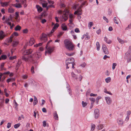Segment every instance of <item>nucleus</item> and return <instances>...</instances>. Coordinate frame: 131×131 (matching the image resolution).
Masks as SVG:
<instances>
[{
    "label": "nucleus",
    "instance_id": "1",
    "mask_svg": "<svg viewBox=\"0 0 131 131\" xmlns=\"http://www.w3.org/2000/svg\"><path fill=\"white\" fill-rule=\"evenodd\" d=\"M64 43L65 47L69 50L72 51L74 50L75 45L70 40L68 39L64 40Z\"/></svg>",
    "mask_w": 131,
    "mask_h": 131
},
{
    "label": "nucleus",
    "instance_id": "2",
    "mask_svg": "<svg viewBox=\"0 0 131 131\" xmlns=\"http://www.w3.org/2000/svg\"><path fill=\"white\" fill-rule=\"evenodd\" d=\"M41 54L39 52H35L29 57L30 61H34L38 60L41 56Z\"/></svg>",
    "mask_w": 131,
    "mask_h": 131
},
{
    "label": "nucleus",
    "instance_id": "3",
    "mask_svg": "<svg viewBox=\"0 0 131 131\" xmlns=\"http://www.w3.org/2000/svg\"><path fill=\"white\" fill-rule=\"evenodd\" d=\"M75 61L74 59L73 58H68L66 60V66L67 67V68H68V64H71L72 67L74 68V62Z\"/></svg>",
    "mask_w": 131,
    "mask_h": 131
},
{
    "label": "nucleus",
    "instance_id": "4",
    "mask_svg": "<svg viewBox=\"0 0 131 131\" xmlns=\"http://www.w3.org/2000/svg\"><path fill=\"white\" fill-rule=\"evenodd\" d=\"M63 12L65 13L62 15V18L64 19L65 21L68 18L67 17L68 15L69 14V10L65 8L63 11Z\"/></svg>",
    "mask_w": 131,
    "mask_h": 131
},
{
    "label": "nucleus",
    "instance_id": "5",
    "mask_svg": "<svg viewBox=\"0 0 131 131\" xmlns=\"http://www.w3.org/2000/svg\"><path fill=\"white\" fill-rule=\"evenodd\" d=\"M71 76L73 79L77 81L79 80L80 81H81L82 78V77L81 75H80L79 77L78 76L75 74L73 72L71 73Z\"/></svg>",
    "mask_w": 131,
    "mask_h": 131
},
{
    "label": "nucleus",
    "instance_id": "6",
    "mask_svg": "<svg viewBox=\"0 0 131 131\" xmlns=\"http://www.w3.org/2000/svg\"><path fill=\"white\" fill-rule=\"evenodd\" d=\"M100 115L99 110L98 109H96L95 110L94 113V117L96 119H98Z\"/></svg>",
    "mask_w": 131,
    "mask_h": 131
},
{
    "label": "nucleus",
    "instance_id": "7",
    "mask_svg": "<svg viewBox=\"0 0 131 131\" xmlns=\"http://www.w3.org/2000/svg\"><path fill=\"white\" fill-rule=\"evenodd\" d=\"M82 7V5L81 6L78 8L77 11H75L74 14L75 15L77 14L78 15H81L82 14V12L81 9V8Z\"/></svg>",
    "mask_w": 131,
    "mask_h": 131
},
{
    "label": "nucleus",
    "instance_id": "8",
    "mask_svg": "<svg viewBox=\"0 0 131 131\" xmlns=\"http://www.w3.org/2000/svg\"><path fill=\"white\" fill-rule=\"evenodd\" d=\"M102 48L103 51L105 54H109V52L106 46L104 44H103L102 46Z\"/></svg>",
    "mask_w": 131,
    "mask_h": 131
},
{
    "label": "nucleus",
    "instance_id": "9",
    "mask_svg": "<svg viewBox=\"0 0 131 131\" xmlns=\"http://www.w3.org/2000/svg\"><path fill=\"white\" fill-rule=\"evenodd\" d=\"M47 49V50L46 51L45 53V54L46 55V53H50L52 52L54 49V48L53 47H48Z\"/></svg>",
    "mask_w": 131,
    "mask_h": 131
},
{
    "label": "nucleus",
    "instance_id": "10",
    "mask_svg": "<svg viewBox=\"0 0 131 131\" xmlns=\"http://www.w3.org/2000/svg\"><path fill=\"white\" fill-rule=\"evenodd\" d=\"M131 46H130L129 47V50L126 53L125 56L127 57V58L130 57L131 54Z\"/></svg>",
    "mask_w": 131,
    "mask_h": 131
},
{
    "label": "nucleus",
    "instance_id": "11",
    "mask_svg": "<svg viewBox=\"0 0 131 131\" xmlns=\"http://www.w3.org/2000/svg\"><path fill=\"white\" fill-rule=\"evenodd\" d=\"M33 51L31 49H29L25 50L23 53L24 55L29 54L31 53Z\"/></svg>",
    "mask_w": 131,
    "mask_h": 131
},
{
    "label": "nucleus",
    "instance_id": "12",
    "mask_svg": "<svg viewBox=\"0 0 131 131\" xmlns=\"http://www.w3.org/2000/svg\"><path fill=\"white\" fill-rule=\"evenodd\" d=\"M117 123L119 125L122 126L124 124V122L123 120L120 118H118L117 120Z\"/></svg>",
    "mask_w": 131,
    "mask_h": 131
},
{
    "label": "nucleus",
    "instance_id": "13",
    "mask_svg": "<svg viewBox=\"0 0 131 131\" xmlns=\"http://www.w3.org/2000/svg\"><path fill=\"white\" fill-rule=\"evenodd\" d=\"M107 103L108 104H110L112 103V101L111 99L109 97H105Z\"/></svg>",
    "mask_w": 131,
    "mask_h": 131
},
{
    "label": "nucleus",
    "instance_id": "14",
    "mask_svg": "<svg viewBox=\"0 0 131 131\" xmlns=\"http://www.w3.org/2000/svg\"><path fill=\"white\" fill-rule=\"evenodd\" d=\"M47 35L45 34H42V36L41 38L42 40H43L44 42L46 41L47 40Z\"/></svg>",
    "mask_w": 131,
    "mask_h": 131
},
{
    "label": "nucleus",
    "instance_id": "15",
    "mask_svg": "<svg viewBox=\"0 0 131 131\" xmlns=\"http://www.w3.org/2000/svg\"><path fill=\"white\" fill-rule=\"evenodd\" d=\"M12 5L14 7H15L16 8H20L22 7V6L20 4L16 3L14 4H12Z\"/></svg>",
    "mask_w": 131,
    "mask_h": 131
},
{
    "label": "nucleus",
    "instance_id": "16",
    "mask_svg": "<svg viewBox=\"0 0 131 131\" xmlns=\"http://www.w3.org/2000/svg\"><path fill=\"white\" fill-rule=\"evenodd\" d=\"M35 42V40L33 38L30 39V40L28 43V44L29 46H31Z\"/></svg>",
    "mask_w": 131,
    "mask_h": 131
},
{
    "label": "nucleus",
    "instance_id": "17",
    "mask_svg": "<svg viewBox=\"0 0 131 131\" xmlns=\"http://www.w3.org/2000/svg\"><path fill=\"white\" fill-rule=\"evenodd\" d=\"M9 2H0V4H1L2 6L4 7L5 6H6L8 5Z\"/></svg>",
    "mask_w": 131,
    "mask_h": 131
},
{
    "label": "nucleus",
    "instance_id": "18",
    "mask_svg": "<svg viewBox=\"0 0 131 131\" xmlns=\"http://www.w3.org/2000/svg\"><path fill=\"white\" fill-rule=\"evenodd\" d=\"M104 40L108 44H110L112 43V41L108 39L106 37H105Z\"/></svg>",
    "mask_w": 131,
    "mask_h": 131
},
{
    "label": "nucleus",
    "instance_id": "19",
    "mask_svg": "<svg viewBox=\"0 0 131 131\" xmlns=\"http://www.w3.org/2000/svg\"><path fill=\"white\" fill-rule=\"evenodd\" d=\"M21 61L20 60H19L18 61V62L16 66V70H18L19 67L20 65L21 64Z\"/></svg>",
    "mask_w": 131,
    "mask_h": 131
},
{
    "label": "nucleus",
    "instance_id": "20",
    "mask_svg": "<svg viewBox=\"0 0 131 131\" xmlns=\"http://www.w3.org/2000/svg\"><path fill=\"white\" fill-rule=\"evenodd\" d=\"M36 7L38 12H41L42 10V8L39 5H36Z\"/></svg>",
    "mask_w": 131,
    "mask_h": 131
},
{
    "label": "nucleus",
    "instance_id": "21",
    "mask_svg": "<svg viewBox=\"0 0 131 131\" xmlns=\"http://www.w3.org/2000/svg\"><path fill=\"white\" fill-rule=\"evenodd\" d=\"M62 29L64 30H66L67 29V26L65 24H62Z\"/></svg>",
    "mask_w": 131,
    "mask_h": 131
},
{
    "label": "nucleus",
    "instance_id": "22",
    "mask_svg": "<svg viewBox=\"0 0 131 131\" xmlns=\"http://www.w3.org/2000/svg\"><path fill=\"white\" fill-rule=\"evenodd\" d=\"M96 46L97 50L99 51L100 48V46L99 42H97L96 43Z\"/></svg>",
    "mask_w": 131,
    "mask_h": 131
},
{
    "label": "nucleus",
    "instance_id": "23",
    "mask_svg": "<svg viewBox=\"0 0 131 131\" xmlns=\"http://www.w3.org/2000/svg\"><path fill=\"white\" fill-rule=\"evenodd\" d=\"M21 59L23 60H24L26 62L28 60H29V58H27L24 56H22V57Z\"/></svg>",
    "mask_w": 131,
    "mask_h": 131
},
{
    "label": "nucleus",
    "instance_id": "24",
    "mask_svg": "<svg viewBox=\"0 0 131 131\" xmlns=\"http://www.w3.org/2000/svg\"><path fill=\"white\" fill-rule=\"evenodd\" d=\"M21 28L20 26L19 25H17L15 28V30L16 31H19L20 30Z\"/></svg>",
    "mask_w": 131,
    "mask_h": 131
},
{
    "label": "nucleus",
    "instance_id": "25",
    "mask_svg": "<svg viewBox=\"0 0 131 131\" xmlns=\"http://www.w3.org/2000/svg\"><path fill=\"white\" fill-rule=\"evenodd\" d=\"M18 35V34L17 32H14L10 36L11 38H13L14 36H17Z\"/></svg>",
    "mask_w": 131,
    "mask_h": 131
},
{
    "label": "nucleus",
    "instance_id": "26",
    "mask_svg": "<svg viewBox=\"0 0 131 131\" xmlns=\"http://www.w3.org/2000/svg\"><path fill=\"white\" fill-rule=\"evenodd\" d=\"M48 4V3L46 2H44V3H42V6L43 7H47V5Z\"/></svg>",
    "mask_w": 131,
    "mask_h": 131
},
{
    "label": "nucleus",
    "instance_id": "27",
    "mask_svg": "<svg viewBox=\"0 0 131 131\" xmlns=\"http://www.w3.org/2000/svg\"><path fill=\"white\" fill-rule=\"evenodd\" d=\"M106 82L108 83L110 82L111 81V78L110 77H108L105 79Z\"/></svg>",
    "mask_w": 131,
    "mask_h": 131
},
{
    "label": "nucleus",
    "instance_id": "28",
    "mask_svg": "<svg viewBox=\"0 0 131 131\" xmlns=\"http://www.w3.org/2000/svg\"><path fill=\"white\" fill-rule=\"evenodd\" d=\"M54 117L55 119L56 120H57L58 119V116L56 112H55L54 113Z\"/></svg>",
    "mask_w": 131,
    "mask_h": 131
},
{
    "label": "nucleus",
    "instance_id": "29",
    "mask_svg": "<svg viewBox=\"0 0 131 131\" xmlns=\"http://www.w3.org/2000/svg\"><path fill=\"white\" fill-rule=\"evenodd\" d=\"M42 43H43L42 42L39 43L37 44L36 45H35L34 46L35 47H37L41 46L42 45Z\"/></svg>",
    "mask_w": 131,
    "mask_h": 131
},
{
    "label": "nucleus",
    "instance_id": "30",
    "mask_svg": "<svg viewBox=\"0 0 131 131\" xmlns=\"http://www.w3.org/2000/svg\"><path fill=\"white\" fill-rule=\"evenodd\" d=\"M103 127V125H98L97 128L99 129L100 130L102 129Z\"/></svg>",
    "mask_w": 131,
    "mask_h": 131
},
{
    "label": "nucleus",
    "instance_id": "31",
    "mask_svg": "<svg viewBox=\"0 0 131 131\" xmlns=\"http://www.w3.org/2000/svg\"><path fill=\"white\" fill-rule=\"evenodd\" d=\"M20 125V124L19 123L15 125H14V127L15 128H17L19 127Z\"/></svg>",
    "mask_w": 131,
    "mask_h": 131
},
{
    "label": "nucleus",
    "instance_id": "32",
    "mask_svg": "<svg viewBox=\"0 0 131 131\" xmlns=\"http://www.w3.org/2000/svg\"><path fill=\"white\" fill-rule=\"evenodd\" d=\"M89 100L92 101L91 104H93L94 102L95 99L93 97H90L89 98Z\"/></svg>",
    "mask_w": 131,
    "mask_h": 131
},
{
    "label": "nucleus",
    "instance_id": "33",
    "mask_svg": "<svg viewBox=\"0 0 131 131\" xmlns=\"http://www.w3.org/2000/svg\"><path fill=\"white\" fill-rule=\"evenodd\" d=\"M117 39L119 43H121V44H123L124 43V41L122 39L118 38H117Z\"/></svg>",
    "mask_w": 131,
    "mask_h": 131
},
{
    "label": "nucleus",
    "instance_id": "34",
    "mask_svg": "<svg viewBox=\"0 0 131 131\" xmlns=\"http://www.w3.org/2000/svg\"><path fill=\"white\" fill-rule=\"evenodd\" d=\"M14 10V9L12 8H10L8 9V12L11 13H13Z\"/></svg>",
    "mask_w": 131,
    "mask_h": 131
},
{
    "label": "nucleus",
    "instance_id": "35",
    "mask_svg": "<svg viewBox=\"0 0 131 131\" xmlns=\"http://www.w3.org/2000/svg\"><path fill=\"white\" fill-rule=\"evenodd\" d=\"M59 26V24L57 23H56L54 25V26L53 27V29H54L55 30Z\"/></svg>",
    "mask_w": 131,
    "mask_h": 131
},
{
    "label": "nucleus",
    "instance_id": "36",
    "mask_svg": "<svg viewBox=\"0 0 131 131\" xmlns=\"http://www.w3.org/2000/svg\"><path fill=\"white\" fill-rule=\"evenodd\" d=\"M18 44V42L17 41H14L13 43V47L16 46Z\"/></svg>",
    "mask_w": 131,
    "mask_h": 131
},
{
    "label": "nucleus",
    "instance_id": "37",
    "mask_svg": "<svg viewBox=\"0 0 131 131\" xmlns=\"http://www.w3.org/2000/svg\"><path fill=\"white\" fill-rule=\"evenodd\" d=\"M6 23L8 25L10 26V28L12 29V26L11 23L10 22H8V20L6 21Z\"/></svg>",
    "mask_w": 131,
    "mask_h": 131
},
{
    "label": "nucleus",
    "instance_id": "38",
    "mask_svg": "<svg viewBox=\"0 0 131 131\" xmlns=\"http://www.w3.org/2000/svg\"><path fill=\"white\" fill-rule=\"evenodd\" d=\"M1 58L2 59L5 60L6 59L7 56L6 55L3 54L1 56Z\"/></svg>",
    "mask_w": 131,
    "mask_h": 131
},
{
    "label": "nucleus",
    "instance_id": "39",
    "mask_svg": "<svg viewBox=\"0 0 131 131\" xmlns=\"http://www.w3.org/2000/svg\"><path fill=\"white\" fill-rule=\"evenodd\" d=\"M82 106L83 107H84L87 105V103L85 102H84V101H83L82 102Z\"/></svg>",
    "mask_w": 131,
    "mask_h": 131
},
{
    "label": "nucleus",
    "instance_id": "40",
    "mask_svg": "<svg viewBox=\"0 0 131 131\" xmlns=\"http://www.w3.org/2000/svg\"><path fill=\"white\" fill-rule=\"evenodd\" d=\"M93 25V23L92 22H90L89 23L88 26L89 29H90L91 27Z\"/></svg>",
    "mask_w": 131,
    "mask_h": 131
},
{
    "label": "nucleus",
    "instance_id": "41",
    "mask_svg": "<svg viewBox=\"0 0 131 131\" xmlns=\"http://www.w3.org/2000/svg\"><path fill=\"white\" fill-rule=\"evenodd\" d=\"M117 65V64L116 63H113L112 65V69L114 70L115 68V66Z\"/></svg>",
    "mask_w": 131,
    "mask_h": 131
},
{
    "label": "nucleus",
    "instance_id": "42",
    "mask_svg": "<svg viewBox=\"0 0 131 131\" xmlns=\"http://www.w3.org/2000/svg\"><path fill=\"white\" fill-rule=\"evenodd\" d=\"M130 28H131V23L129 24L128 26L127 27L126 29V30H128Z\"/></svg>",
    "mask_w": 131,
    "mask_h": 131
},
{
    "label": "nucleus",
    "instance_id": "43",
    "mask_svg": "<svg viewBox=\"0 0 131 131\" xmlns=\"http://www.w3.org/2000/svg\"><path fill=\"white\" fill-rule=\"evenodd\" d=\"M55 29H53L52 28V29L51 30V31L50 33H49V34H48V35L49 36H50L51 35V34L53 33L54 31H55Z\"/></svg>",
    "mask_w": 131,
    "mask_h": 131
},
{
    "label": "nucleus",
    "instance_id": "44",
    "mask_svg": "<svg viewBox=\"0 0 131 131\" xmlns=\"http://www.w3.org/2000/svg\"><path fill=\"white\" fill-rule=\"evenodd\" d=\"M13 38H11L10 36V38L9 39H8L7 40L8 42V43L11 42L12 41V39Z\"/></svg>",
    "mask_w": 131,
    "mask_h": 131
},
{
    "label": "nucleus",
    "instance_id": "45",
    "mask_svg": "<svg viewBox=\"0 0 131 131\" xmlns=\"http://www.w3.org/2000/svg\"><path fill=\"white\" fill-rule=\"evenodd\" d=\"M4 63H2L1 65V66H0V67H1V70H3V69H3V67L4 66Z\"/></svg>",
    "mask_w": 131,
    "mask_h": 131
},
{
    "label": "nucleus",
    "instance_id": "46",
    "mask_svg": "<svg viewBox=\"0 0 131 131\" xmlns=\"http://www.w3.org/2000/svg\"><path fill=\"white\" fill-rule=\"evenodd\" d=\"M91 130H93L95 129V126L94 124H91Z\"/></svg>",
    "mask_w": 131,
    "mask_h": 131
},
{
    "label": "nucleus",
    "instance_id": "47",
    "mask_svg": "<svg viewBox=\"0 0 131 131\" xmlns=\"http://www.w3.org/2000/svg\"><path fill=\"white\" fill-rule=\"evenodd\" d=\"M114 22L115 23L117 24H118V21L116 19V17H114Z\"/></svg>",
    "mask_w": 131,
    "mask_h": 131
},
{
    "label": "nucleus",
    "instance_id": "48",
    "mask_svg": "<svg viewBox=\"0 0 131 131\" xmlns=\"http://www.w3.org/2000/svg\"><path fill=\"white\" fill-rule=\"evenodd\" d=\"M66 54L69 56H72L74 54V53H66Z\"/></svg>",
    "mask_w": 131,
    "mask_h": 131
},
{
    "label": "nucleus",
    "instance_id": "49",
    "mask_svg": "<svg viewBox=\"0 0 131 131\" xmlns=\"http://www.w3.org/2000/svg\"><path fill=\"white\" fill-rule=\"evenodd\" d=\"M103 19L104 20H105V21H106V22L108 23V19H107L105 17V16H104L103 17Z\"/></svg>",
    "mask_w": 131,
    "mask_h": 131
},
{
    "label": "nucleus",
    "instance_id": "50",
    "mask_svg": "<svg viewBox=\"0 0 131 131\" xmlns=\"http://www.w3.org/2000/svg\"><path fill=\"white\" fill-rule=\"evenodd\" d=\"M90 89H88L86 92V95H88L90 93Z\"/></svg>",
    "mask_w": 131,
    "mask_h": 131
},
{
    "label": "nucleus",
    "instance_id": "51",
    "mask_svg": "<svg viewBox=\"0 0 131 131\" xmlns=\"http://www.w3.org/2000/svg\"><path fill=\"white\" fill-rule=\"evenodd\" d=\"M53 7V8L54 7L53 5H51L48 6H47V9L48 10V8H49L50 7Z\"/></svg>",
    "mask_w": 131,
    "mask_h": 131
},
{
    "label": "nucleus",
    "instance_id": "52",
    "mask_svg": "<svg viewBox=\"0 0 131 131\" xmlns=\"http://www.w3.org/2000/svg\"><path fill=\"white\" fill-rule=\"evenodd\" d=\"M15 15H16V19H17L19 17V14L18 13V12H16L15 13Z\"/></svg>",
    "mask_w": 131,
    "mask_h": 131
},
{
    "label": "nucleus",
    "instance_id": "53",
    "mask_svg": "<svg viewBox=\"0 0 131 131\" xmlns=\"http://www.w3.org/2000/svg\"><path fill=\"white\" fill-rule=\"evenodd\" d=\"M34 68L33 66H32L31 68V72L32 73H34L35 72L34 70Z\"/></svg>",
    "mask_w": 131,
    "mask_h": 131
},
{
    "label": "nucleus",
    "instance_id": "54",
    "mask_svg": "<svg viewBox=\"0 0 131 131\" xmlns=\"http://www.w3.org/2000/svg\"><path fill=\"white\" fill-rule=\"evenodd\" d=\"M97 95V94H95L92 93H91L90 94V96H96Z\"/></svg>",
    "mask_w": 131,
    "mask_h": 131
},
{
    "label": "nucleus",
    "instance_id": "55",
    "mask_svg": "<svg viewBox=\"0 0 131 131\" xmlns=\"http://www.w3.org/2000/svg\"><path fill=\"white\" fill-rule=\"evenodd\" d=\"M86 65V63H83L81 65V66L83 67H84Z\"/></svg>",
    "mask_w": 131,
    "mask_h": 131
},
{
    "label": "nucleus",
    "instance_id": "56",
    "mask_svg": "<svg viewBox=\"0 0 131 131\" xmlns=\"http://www.w3.org/2000/svg\"><path fill=\"white\" fill-rule=\"evenodd\" d=\"M52 40H49V41L48 42H47V45H46V48H47V47H48V44H49V43H50V42H52Z\"/></svg>",
    "mask_w": 131,
    "mask_h": 131
},
{
    "label": "nucleus",
    "instance_id": "57",
    "mask_svg": "<svg viewBox=\"0 0 131 131\" xmlns=\"http://www.w3.org/2000/svg\"><path fill=\"white\" fill-rule=\"evenodd\" d=\"M75 31L77 33L79 32L80 30L78 28H76L75 29Z\"/></svg>",
    "mask_w": 131,
    "mask_h": 131
},
{
    "label": "nucleus",
    "instance_id": "58",
    "mask_svg": "<svg viewBox=\"0 0 131 131\" xmlns=\"http://www.w3.org/2000/svg\"><path fill=\"white\" fill-rule=\"evenodd\" d=\"M110 58V57L107 56V55H105L104 57H103V59H104L105 60L107 58Z\"/></svg>",
    "mask_w": 131,
    "mask_h": 131
},
{
    "label": "nucleus",
    "instance_id": "59",
    "mask_svg": "<svg viewBox=\"0 0 131 131\" xmlns=\"http://www.w3.org/2000/svg\"><path fill=\"white\" fill-rule=\"evenodd\" d=\"M11 125V124L10 123H8L7 124V128H9L10 127Z\"/></svg>",
    "mask_w": 131,
    "mask_h": 131
},
{
    "label": "nucleus",
    "instance_id": "60",
    "mask_svg": "<svg viewBox=\"0 0 131 131\" xmlns=\"http://www.w3.org/2000/svg\"><path fill=\"white\" fill-rule=\"evenodd\" d=\"M27 76L26 75H24L22 76V78L24 79H26L27 78Z\"/></svg>",
    "mask_w": 131,
    "mask_h": 131
},
{
    "label": "nucleus",
    "instance_id": "61",
    "mask_svg": "<svg viewBox=\"0 0 131 131\" xmlns=\"http://www.w3.org/2000/svg\"><path fill=\"white\" fill-rule=\"evenodd\" d=\"M101 32V30L100 29H99L96 31V33L98 34H100Z\"/></svg>",
    "mask_w": 131,
    "mask_h": 131
},
{
    "label": "nucleus",
    "instance_id": "62",
    "mask_svg": "<svg viewBox=\"0 0 131 131\" xmlns=\"http://www.w3.org/2000/svg\"><path fill=\"white\" fill-rule=\"evenodd\" d=\"M16 56H13V57H11L9 58V59L10 60H13V59H14L16 58Z\"/></svg>",
    "mask_w": 131,
    "mask_h": 131
},
{
    "label": "nucleus",
    "instance_id": "63",
    "mask_svg": "<svg viewBox=\"0 0 131 131\" xmlns=\"http://www.w3.org/2000/svg\"><path fill=\"white\" fill-rule=\"evenodd\" d=\"M46 123L45 121H43V127H45L46 126Z\"/></svg>",
    "mask_w": 131,
    "mask_h": 131
},
{
    "label": "nucleus",
    "instance_id": "64",
    "mask_svg": "<svg viewBox=\"0 0 131 131\" xmlns=\"http://www.w3.org/2000/svg\"><path fill=\"white\" fill-rule=\"evenodd\" d=\"M42 103L41 104V106H42L43 105L45 102V101L44 100H42Z\"/></svg>",
    "mask_w": 131,
    "mask_h": 131
}]
</instances>
